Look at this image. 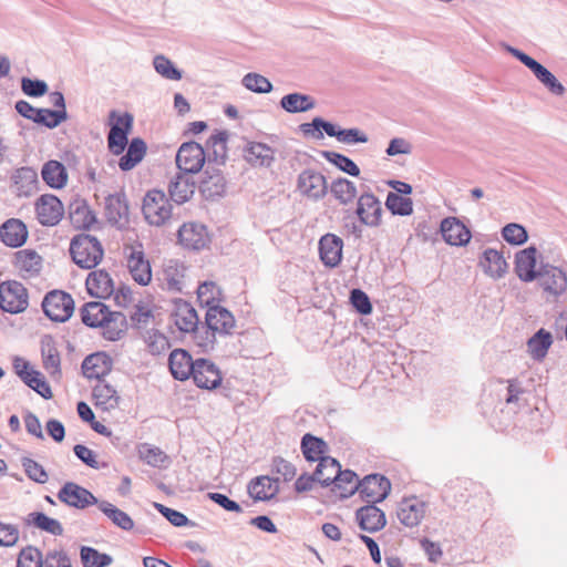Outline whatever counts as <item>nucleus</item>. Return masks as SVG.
Wrapping results in <instances>:
<instances>
[{"instance_id": "nucleus-1", "label": "nucleus", "mask_w": 567, "mask_h": 567, "mask_svg": "<svg viewBox=\"0 0 567 567\" xmlns=\"http://www.w3.org/2000/svg\"><path fill=\"white\" fill-rule=\"evenodd\" d=\"M316 477L322 486L334 484L342 489L341 496L352 495L359 489L358 476L350 470L341 471V466L337 460L332 457L322 458L316 468Z\"/></svg>"}, {"instance_id": "nucleus-2", "label": "nucleus", "mask_w": 567, "mask_h": 567, "mask_svg": "<svg viewBox=\"0 0 567 567\" xmlns=\"http://www.w3.org/2000/svg\"><path fill=\"white\" fill-rule=\"evenodd\" d=\"M142 213L152 226H165L173 219V205L163 190H148L143 199Z\"/></svg>"}, {"instance_id": "nucleus-3", "label": "nucleus", "mask_w": 567, "mask_h": 567, "mask_svg": "<svg viewBox=\"0 0 567 567\" xmlns=\"http://www.w3.org/2000/svg\"><path fill=\"white\" fill-rule=\"evenodd\" d=\"M205 322L207 326L206 340L200 346L213 348L216 337L230 336L236 327L234 315L225 307H209L206 311Z\"/></svg>"}, {"instance_id": "nucleus-4", "label": "nucleus", "mask_w": 567, "mask_h": 567, "mask_svg": "<svg viewBox=\"0 0 567 567\" xmlns=\"http://www.w3.org/2000/svg\"><path fill=\"white\" fill-rule=\"evenodd\" d=\"M133 115L124 112L111 111L109 114L110 132L107 135V146L111 153L120 155L124 152L128 143V134L133 128Z\"/></svg>"}, {"instance_id": "nucleus-5", "label": "nucleus", "mask_w": 567, "mask_h": 567, "mask_svg": "<svg viewBox=\"0 0 567 567\" xmlns=\"http://www.w3.org/2000/svg\"><path fill=\"white\" fill-rule=\"evenodd\" d=\"M104 250L97 238L80 234L73 236V264L83 269H92L102 260Z\"/></svg>"}, {"instance_id": "nucleus-6", "label": "nucleus", "mask_w": 567, "mask_h": 567, "mask_svg": "<svg viewBox=\"0 0 567 567\" xmlns=\"http://www.w3.org/2000/svg\"><path fill=\"white\" fill-rule=\"evenodd\" d=\"M506 51L528 68L535 78L547 89V91L556 96H563L566 92L565 86L557 80V78L544 65L525 52L511 47H505Z\"/></svg>"}, {"instance_id": "nucleus-7", "label": "nucleus", "mask_w": 567, "mask_h": 567, "mask_svg": "<svg viewBox=\"0 0 567 567\" xmlns=\"http://www.w3.org/2000/svg\"><path fill=\"white\" fill-rule=\"evenodd\" d=\"M124 255L133 280L141 286H147L152 280V268L142 246H127L124 248Z\"/></svg>"}, {"instance_id": "nucleus-8", "label": "nucleus", "mask_w": 567, "mask_h": 567, "mask_svg": "<svg viewBox=\"0 0 567 567\" xmlns=\"http://www.w3.org/2000/svg\"><path fill=\"white\" fill-rule=\"evenodd\" d=\"M206 161V152L196 142L183 143L176 154V165L182 174L198 173Z\"/></svg>"}, {"instance_id": "nucleus-9", "label": "nucleus", "mask_w": 567, "mask_h": 567, "mask_svg": "<svg viewBox=\"0 0 567 567\" xmlns=\"http://www.w3.org/2000/svg\"><path fill=\"white\" fill-rule=\"evenodd\" d=\"M28 307V292L24 286L16 280L0 285V308L9 313H19Z\"/></svg>"}, {"instance_id": "nucleus-10", "label": "nucleus", "mask_w": 567, "mask_h": 567, "mask_svg": "<svg viewBox=\"0 0 567 567\" xmlns=\"http://www.w3.org/2000/svg\"><path fill=\"white\" fill-rule=\"evenodd\" d=\"M17 567H71V563L66 554L53 551L48 554L43 566L40 550L28 546L20 551Z\"/></svg>"}, {"instance_id": "nucleus-11", "label": "nucleus", "mask_w": 567, "mask_h": 567, "mask_svg": "<svg viewBox=\"0 0 567 567\" xmlns=\"http://www.w3.org/2000/svg\"><path fill=\"white\" fill-rule=\"evenodd\" d=\"M17 112L37 124H41L49 128L56 127L62 121L66 118V111H52L49 109L33 107L27 101H18L16 103Z\"/></svg>"}, {"instance_id": "nucleus-12", "label": "nucleus", "mask_w": 567, "mask_h": 567, "mask_svg": "<svg viewBox=\"0 0 567 567\" xmlns=\"http://www.w3.org/2000/svg\"><path fill=\"white\" fill-rule=\"evenodd\" d=\"M382 203L372 193H362L357 202L355 215L361 224L375 228L382 223Z\"/></svg>"}, {"instance_id": "nucleus-13", "label": "nucleus", "mask_w": 567, "mask_h": 567, "mask_svg": "<svg viewBox=\"0 0 567 567\" xmlns=\"http://www.w3.org/2000/svg\"><path fill=\"white\" fill-rule=\"evenodd\" d=\"M297 190L311 200H319L326 196L328 183L321 173L308 168L298 175Z\"/></svg>"}, {"instance_id": "nucleus-14", "label": "nucleus", "mask_w": 567, "mask_h": 567, "mask_svg": "<svg viewBox=\"0 0 567 567\" xmlns=\"http://www.w3.org/2000/svg\"><path fill=\"white\" fill-rule=\"evenodd\" d=\"M543 290L553 296L559 297L567 289V275L556 266L550 264H542L538 268L537 278Z\"/></svg>"}, {"instance_id": "nucleus-15", "label": "nucleus", "mask_w": 567, "mask_h": 567, "mask_svg": "<svg viewBox=\"0 0 567 567\" xmlns=\"http://www.w3.org/2000/svg\"><path fill=\"white\" fill-rule=\"evenodd\" d=\"M42 309L50 320L65 322L71 318V296L60 290L50 291L42 301Z\"/></svg>"}, {"instance_id": "nucleus-16", "label": "nucleus", "mask_w": 567, "mask_h": 567, "mask_svg": "<svg viewBox=\"0 0 567 567\" xmlns=\"http://www.w3.org/2000/svg\"><path fill=\"white\" fill-rule=\"evenodd\" d=\"M105 217L117 228H124L130 223V206L124 192L110 194L105 198Z\"/></svg>"}, {"instance_id": "nucleus-17", "label": "nucleus", "mask_w": 567, "mask_h": 567, "mask_svg": "<svg viewBox=\"0 0 567 567\" xmlns=\"http://www.w3.org/2000/svg\"><path fill=\"white\" fill-rule=\"evenodd\" d=\"M390 491V481L379 474L368 475L359 483V492L361 496L370 504L382 502L386 498Z\"/></svg>"}, {"instance_id": "nucleus-18", "label": "nucleus", "mask_w": 567, "mask_h": 567, "mask_svg": "<svg viewBox=\"0 0 567 567\" xmlns=\"http://www.w3.org/2000/svg\"><path fill=\"white\" fill-rule=\"evenodd\" d=\"M35 212L40 224L54 226L61 220L64 208L56 196L45 194L37 200Z\"/></svg>"}, {"instance_id": "nucleus-19", "label": "nucleus", "mask_w": 567, "mask_h": 567, "mask_svg": "<svg viewBox=\"0 0 567 567\" xmlns=\"http://www.w3.org/2000/svg\"><path fill=\"white\" fill-rule=\"evenodd\" d=\"M192 378L198 388L207 390L218 388L223 380L216 364L203 358L195 360V370Z\"/></svg>"}, {"instance_id": "nucleus-20", "label": "nucleus", "mask_w": 567, "mask_h": 567, "mask_svg": "<svg viewBox=\"0 0 567 567\" xmlns=\"http://www.w3.org/2000/svg\"><path fill=\"white\" fill-rule=\"evenodd\" d=\"M343 240L334 234H326L319 240V255L324 266L334 268L342 259Z\"/></svg>"}, {"instance_id": "nucleus-21", "label": "nucleus", "mask_w": 567, "mask_h": 567, "mask_svg": "<svg viewBox=\"0 0 567 567\" xmlns=\"http://www.w3.org/2000/svg\"><path fill=\"white\" fill-rule=\"evenodd\" d=\"M426 505L416 497L403 499L398 507L396 516L405 527H416L425 516Z\"/></svg>"}, {"instance_id": "nucleus-22", "label": "nucleus", "mask_w": 567, "mask_h": 567, "mask_svg": "<svg viewBox=\"0 0 567 567\" xmlns=\"http://www.w3.org/2000/svg\"><path fill=\"white\" fill-rule=\"evenodd\" d=\"M178 239L183 246L194 250L203 249L209 243L206 227L198 223L184 224L178 230Z\"/></svg>"}, {"instance_id": "nucleus-23", "label": "nucleus", "mask_w": 567, "mask_h": 567, "mask_svg": "<svg viewBox=\"0 0 567 567\" xmlns=\"http://www.w3.org/2000/svg\"><path fill=\"white\" fill-rule=\"evenodd\" d=\"M244 158L254 167H270L276 158V151L265 143L248 142L244 148Z\"/></svg>"}, {"instance_id": "nucleus-24", "label": "nucleus", "mask_w": 567, "mask_h": 567, "mask_svg": "<svg viewBox=\"0 0 567 567\" xmlns=\"http://www.w3.org/2000/svg\"><path fill=\"white\" fill-rule=\"evenodd\" d=\"M0 239L8 247H21L28 239L25 224L18 218H9L0 226Z\"/></svg>"}, {"instance_id": "nucleus-25", "label": "nucleus", "mask_w": 567, "mask_h": 567, "mask_svg": "<svg viewBox=\"0 0 567 567\" xmlns=\"http://www.w3.org/2000/svg\"><path fill=\"white\" fill-rule=\"evenodd\" d=\"M536 256L537 249L533 246L516 254L515 272L522 281L532 282L537 278Z\"/></svg>"}, {"instance_id": "nucleus-26", "label": "nucleus", "mask_w": 567, "mask_h": 567, "mask_svg": "<svg viewBox=\"0 0 567 567\" xmlns=\"http://www.w3.org/2000/svg\"><path fill=\"white\" fill-rule=\"evenodd\" d=\"M440 230L443 239L452 246H464L471 239L470 230L455 217L444 218Z\"/></svg>"}, {"instance_id": "nucleus-27", "label": "nucleus", "mask_w": 567, "mask_h": 567, "mask_svg": "<svg viewBox=\"0 0 567 567\" xmlns=\"http://www.w3.org/2000/svg\"><path fill=\"white\" fill-rule=\"evenodd\" d=\"M42 264V257L33 249H22L14 254V266L23 278L37 277Z\"/></svg>"}, {"instance_id": "nucleus-28", "label": "nucleus", "mask_w": 567, "mask_h": 567, "mask_svg": "<svg viewBox=\"0 0 567 567\" xmlns=\"http://www.w3.org/2000/svg\"><path fill=\"white\" fill-rule=\"evenodd\" d=\"M168 365L172 375L179 381H185L192 377L195 370V360L184 349H175L168 358Z\"/></svg>"}, {"instance_id": "nucleus-29", "label": "nucleus", "mask_w": 567, "mask_h": 567, "mask_svg": "<svg viewBox=\"0 0 567 567\" xmlns=\"http://www.w3.org/2000/svg\"><path fill=\"white\" fill-rule=\"evenodd\" d=\"M355 516L360 528L369 533L378 532L386 524L385 514L374 504L359 508Z\"/></svg>"}, {"instance_id": "nucleus-30", "label": "nucleus", "mask_w": 567, "mask_h": 567, "mask_svg": "<svg viewBox=\"0 0 567 567\" xmlns=\"http://www.w3.org/2000/svg\"><path fill=\"white\" fill-rule=\"evenodd\" d=\"M480 266L483 271L493 279H499L507 272L508 265L503 254L496 249H486L481 259Z\"/></svg>"}, {"instance_id": "nucleus-31", "label": "nucleus", "mask_w": 567, "mask_h": 567, "mask_svg": "<svg viewBox=\"0 0 567 567\" xmlns=\"http://www.w3.org/2000/svg\"><path fill=\"white\" fill-rule=\"evenodd\" d=\"M168 193L176 204H184L195 193V182L189 175L177 173L168 184Z\"/></svg>"}, {"instance_id": "nucleus-32", "label": "nucleus", "mask_w": 567, "mask_h": 567, "mask_svg": "<svg viewBox=\"0 0 567 567\" xmlns=\"http://www.w3.org/2000/svg\"><path fill=\"white\" fill-rule=\"evenodd\" d=\"M278 492V480L267 475L258 476L248 484V494L255 501H269L275 497Z\"/></svg>"}, {"instance_id": "nucleus-33", "label": "nucleus", "mask_w": 567, "mask_h": 567, "mask_svg": "<svg viewBox=\"0 0 567 567\" xmlns=\"http://www.w3.org/2000/svg\"><path fill=\"white\" fill-rule=\"evenodd\" d=\"M87 292L96 298H106L115 292L113 281L106 271H92L86 280Z\"/></svg>"}, {"instance_id": "nucleus-34", "label": "nucleus", "mask_w": 567, "mask_h": 567, "mask_svg": "<svg viewBox=\"0 0 567 567\" xmlns=\"http://www.w3.org/2000/svg\"><path fill=\"white\" fill-rule=\"evenodd\" d=\"M111 359L103 352L87 355L82 363L83 374L87 379H100L111 370Z\"/></svg>"}, {"instance_id": "nucleus-35", "label": "nucleus", "mask_w": 567, "mask_h": 567, "mask_svg": "<svg viewBox=\"0 0 567 567\" xmlns=\"http://www.w3.org/2000/svg\"><path fill=\"white\" fill-rule=\"evenodd\" d=\"M44 183L51 188H61L68 182V171L59 161L51 159L44 163L41 169Z\"/></svg>"}, {"instance_id": "nucleus-36", "label": "nucleus", "mask_w": 567, "mask_h": 567, "mask_svg": "<svg viewBox=\"0 0 567 567\" xmlns=\"http://www.w3.org/2000/svg\"><path fill=\"white\" fill-rule=\"evenodd\" d=\"M100 328L106 340H120L127 329L126 317L120 311H111Z\"/></svg>"}, {"instance_id": "nucleus-37", "label": "nucleus", "mask_w": 567, "mask_h": 567, "mask_svg": "<svg viewBox=\"0 0 567 567\" xmlns=\"http://www.w3.org/2000/svg\"><path fill=\"white\" fill-rule=\"evenodd\" d=\"M96 406L104 411H111L120 406L121 398L114 386L100 382L93 389Z\"/></svg>"}, {"instance_id": "nucleus-38", "label": "nucleus", "mask_w": 567, "mask_h": 567, "mask_svg": "<svg viewBox=\"0 0 567 567\" xmlns=\"http://www.w3.org/2000/svg\"><path fill=\"white\" fill-rule=\"evenodd\" d=\"M13 182L19 196H30L38 189V173L31 167L16 171Z\"/></svg>"}, {"instance_id": "nucleus-39", "label": "nucleus", "mask_w": 567, "mask_h": 567, "mask_svg": "<svg viewBox=\"0 0 567 567\" xmlns=\"http://www.w3.org/2000/svg\"><path fill=\"white\" fill-rule=\"evenodd\" d=\"M97 224L94 212L84 199H73V229H91Z\"/></svg>"}, {"instance_id": "nucleus-40", "label": "nucleus", "mask_w": 567, "mask_h": 567, "mask_svg": "<svg viewBox=\"0 0 567 567\" xmlns=\"http://www.w3.org/2000/svg\"><path fill=\"white\" fill-rule=\"evenodd\" d=\"M553 336L545 329H539L527 341V351L534 360L542 361L553 344Z\"/></svg>"}, {"instance_id": "nucleus-41", "label": "nucleus", "mask_w": 567, "mask_h": 567, "mask_svg": "<svg viewBox=\"0 0 567 567\" xmlns=\"http://www.w3.org/2000/svg\"><path fill=\"white\" fill-rule=\"evenodd\" d=\"M173 318L176 327L183 332H192L197 328L198 316L196 310L187 302L176 306Z\"/></svg>"}, {"instance_id": "nucleus-42", "label": "nucleus", "mask_w": 567, "mask_h": 567, "mask_svg": "<svg viewBox=\"0 0 567 567\" xmlns=\"http://www.w3.org/2000/svg\"><path fill=\"white\" fill-rule=\"evenodd\" d=\"M146 144L142 138H133L127 146L126 153L121 156L118 166L122 171L134 168L145 156Z\"/></svg>"}, {"instance_id": "nucleus-43", "label": "nucleus", "mask_w": 567, "mask_h": 567, "mask_svg": "<svg viewBox=\"0 0 567 567\" xmlns=\"http://www.w3.org/2000/svg\"><path fill=\"white\" fill-rule=\"evenodd\" d=\"M111 310L100 301L89 302L83 306L81 317L84 324L92 328H100L110 316Z\"/></svg>"}, {"instance_id": "nucleus-44", "label": "nucleus", "mask_w": 567, "mask_h": 567, "mask_svg": "<svg viewBox=\"0 0 567 567\" xmlns=\"http://www.w3.org/2000/svg\"><path fill=\"white\" fill-rule=\"evenodd\" d=\"M324 132L328 136L336 137L340 143L346 145L368 143L369 141L368 135L357 127L337 128V126L331 123V125L324 127Z\"/></svg>"}, {"instance_id": "nucleus-45", "label": "nucleus", "mask_w": 567, "mask_h": 567, "mask_svg": "<svg viewBox=\"0 0 567 567\" xmlns=\"http://www.w3.org/2000/svg\"><path fill=\"white\" fill-rule=\"evenodd\" d=\"M315 100L307 94L290 93L281 97L280 106L288 113H301L315 107Z\"/></svg>"}, {"instance_id": "nucleus-46", "label": "nucleus", "mask_w": 567, "mask_h": 567, "mask_svg": "<svg viewBox=\"0 0 567 567\" xmlns=\"http://www.w3.org/2000/svg\"><path fill=\"white\" fill-rule=\"evenodd\" d=\"M227 133L219 132L212 135L206 142V148L208 154L206 158L210 163L214 161L216 164H224L227 157Z\"/></svg>"}, {"instance_id": "nucleus-47", "label": "nucleus", "mask_w": 567, "mask_h": 567, "mask_svg": "<svg viewBox=\"0 0 567 567\" xmlns=\"http://www.w3.org/2000/svg\"><path fill=\"white\" fill-rule=\"evenodd\" d=\"M184 267L171 260L163 270V288L173 292H181L184 288Z\"/></svg>"}, {"instance_id": "nucleus-48", "label": "nucleus", "mask_w": 567, "mask_h": 567, "mask_svg": "<svg viewBox=\"0 0 567 567\" xmlns=\"http://www.w3.org/2000/svg\"><path fill=\"white\" fill-rule=\"evenodd\" d=\"M24 523L28 526H34L52 535H61L63 532L62 525L59 520L47 516L42 512H32L28 514L24 518Z\"/></svg>"}, {"instance_id": "nucleus-49", "label": "nucleus", "mask_w": 567, "mask_h": 567, "mask_svg": "<svg viewBox=\"0 0 567 567\" xmlns=\"http://www.w3.org/2000/svg\"><path fill=\"white\" fill-rule=\"evenodd\" d=\"M330 192L341 205L351 204L358 194L355 184L347 178L333 181L330 185Z\"/></svg>"}, {"instance_id": "nucleus-50", "label": "nucleus", "mask_w": 567, "mask_h": 567, "mask_svg": "<svg viewBox=\"0 0 567 567\" xmlns=\"http://www.w3.org/2000/svg\"><path fill=\"white\" fill-rule=\"evenodd\" d=\"M41 352L44 368L52 374L60 370V355L51 337L44 336L41 340Z\"/></svg>"}, {"instance_id": "nucleus-51", "label": "nucleus", "mask_w": 567, "mask_h": 567, "mask_svg": "<svg viewBox=\"0 0 567 567\" xmlns=\"http://www.w3.org/2000/svg\"><path fill=\"white\" fill-rule=\"evenodd\" d=\"M301 449L307 461H318L320 463L322 458L327 457L323 456L326 443L321 439H318L310 434H306L302 437Z\"/></svg>"}, {"instance_id": "nucleus-52", "label": "nucleus", "mask_w": 567, "mask_h": 567, "mask_svg": "<svg viewBox=\"0 0 567 567\" xmlns=\"http://www.w3.org/2000/svg\"><path fill=\"white\" fill-rule=\"evenodd\" d=\"M99 508L103 512L113 524L124 530H131L134 527L133 519L123 511L115 507L113 504L103 501L99 503Z\"/></svg>"}, {"instance_id": "nucleus-53", "label": "nucleus", "mask_w": 567, "mask_h": 567, "mask_svg": "<svg viewBox=\"0 0 567 567\" xmlns=\"http://www.w3.org/2000/svg\"><path fill=\"white\" fill-rule=\"evenodd\" d=\"M197 297L202 305L209 307H218L221 291L214 281H205L197 288Z\"/></svg>"}, {"instance_id": "nucleus-54", "label": "nucleus", "mask_w": 567, "mask_h": 567, "mask_svg": "<svg viewBox=\"0 0 567 567\" xmlns=\"http://www.w3.org/2000/svg\"><path fill=\"white\" fill-rule=\"evenodd\" d=\"M385 206L393 215L410 216L413 213L412 199L393 192L388 194Z\"/></svg>"}, {"instance_id": "nucleus-55", "label": "nucleus", "mask_w": 567, "mask_h": 567, "mask_svg": "<svg viewBox=\"0 0 567 567\" xmlns=\"http://www.w3.org/2000/svg\"><path fill=\"white\" fill-rule=\"evenodd\" d=\"M225 186L223 175L217 172L202 181L200 192L206 198H215L224 194Z\"/></svg>"}, {"instance_id": "nucleus-56", "label": "nucleus", "mask_w": 567, "mask_h": 567, "mask_svg": "<svg viewBox=\"0 0 567 567\" xmlns=\"http://www.w3.org/2000/svg\"><path fill=\"white\" fill-rule=\"evenodd\" d=\"M22 381L31 388L33 391H35L38 394H40L43 399H51L52 398V391L48 382L45 381L44 377L41 372L37 370H30V372L23 377Z\"/></svg>"}, {"instance_id": "nucleus-57", "label": "nucleus", "mask_w": 567, "mask_h": 567, "mask_svg": "<svg viewBox=\"0 0 567 567\" xmlns=\"http://www.w3.org/2000/svg\"><path fill=\"white\" fill-rule=\"evenodd\" d=\"M322 155L329 163L336 165L342 172L351 176H359L360 168L348 156L330 151L323 152Z\"/></svg>"}, {"instance_id": "nucleus-58", "label": "nucleus", "mask_w": 567, "mask_h": 567, "mask_svg": "<svg viewBox=\"0 0 567 567\" xmlns=\"http://www.w3.org/2000/svg\"><path fill=\"white\" fill-rule=\"evenodd\" d=\"M81 560L84 567H106L112 564L113 559L107 554H101L92 547L81 548Z\"/></svg>"}, {"instance_id": "nucleus-59", "label": "nucleus", "mask_w": 567, "mask_h": 567, "mask_svg": "<svg viewBox=\"0 0 567 567\" xmlns=\"http://www.w3.org/2000/svg\"><path fill=\"white\" fill-rule=\"evenodd\" d=\"M241 84L255 93H269L272 91L271 82L266 76L255 72L244 75Z\"/></svg>"}, {"instance_id": "nucleus-60", "label": "nucleus", "mask_w": 567, "mask_h": 567, "mask_svg": "<svg viewBox=\"0 0 567 567\" xmlns=\"http://www.w3.org/2000/svg\"><path fill=\"white\" fill-rule=\"evenodd\" d=\"M141 460L152 466H161L166 460V454L158 447L143 443L138 447Z\"/></svg>"}, {"instance_id": "nucleus-61", "label": "nucleus", "mask_w": 567, "mask_h": 567, "mask_svg": "<svg viewBox=\"0 0 567 567\" xmlns=\"http://www.w3.org/2000/svg\"><path fill=\"white\" fill-rule=\"evenodd\" d=\"M153 65L155 71L167 80L178 81L182 79V72L164 55H156Z\"/></svg>"}, {"instance_id": "nucleus-62", "label": "nucleus", "mask_w": 567, "mask_h": 567, "mask_svg": "<svg viewBox=\"0 0 567 567\" xmlns=\"http://www.w3.org/2000/svg\"><path fill=\"white\" fill-rule=\"evenodd\" d=\"M503 238L512 245H523L527 241L526 229L519 224H508L502 230Z\"/></svg>"}, {"instance_id": "nucleus-63", "label": "nucleus", "mask_w": 567, "mask_h": 567, "mask_svg": "<svg viewBox=\"0 0 567 567\" xmlns=\"http://www.w3.org/2000/svg\"><path fill=\"white\" fill-rule=\"evenodd\" d=\"M72 496H73V507H76V508H85L93 504L99 505V503H100L97 501V498L90 491H87L79 485H75V484H73Z\"/></svg>"}, {"instance_id": "nucleus-64", "label": "nucleus", "mask_w": 567, "mask_h": 567, "mask_svg": "<svg viewBox=\"0 0 567 567\" xmlns=\"http://www.w3.org/2000/svg\"><path fill=\"white\" fill-rule=\"evenodd\" d=\"M22 466H23L28 477L31 478L32 481H34L37 483H45L47 482V480H48L47 472L35 461L25 457L22 460Z\"/></svg>"}]
</instances>
